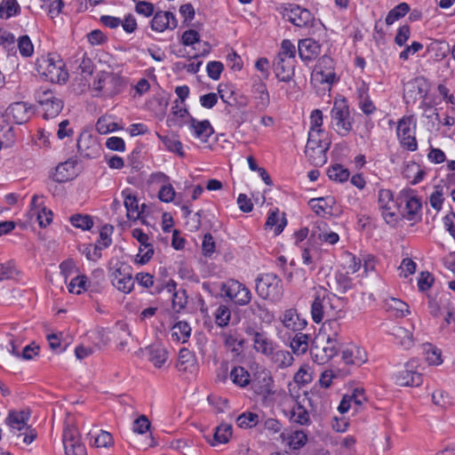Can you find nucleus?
<instances>
[{
	"label": "nucleus",
	"mask_w": 455,
	"mask_h": 455,
	"mask_svg": "<svg viewBox=\"0 0 455 455\" xmlns=\"http://www.w3.org/2000/svg\"><path fill=\"white\" fill-rule=\"evenodd\" d=\"M346 299L329 293L321 288L315 292L311 304V315L315 323H319L324 318L343 317Z\"/></svg>",
	"instance_id": "f257e3e1"
},
{
	"label": "nucleus",
	"mask_w": 455,
	"mask_h": 455,
	"mask_svg": "<svg viewBox=\"0 0 455 455\" xmlns=\"http://www.w3.org/2000/svg\"><path fill=\"white\" fill-rule=\"evenodd\" d=\"M255 290L259 298L273 303L279 302L283 295V282L275 273L259 274L255 280Z\"/></svg>",
	"instance_id": "f03ea898"
},
{
	"label": "nucleus",
	"mask_w": 455,
	"mask_h": 455,
	"mask_svg": "<svg viewBox=\"0 0 455 455\" xmlns=\"http://www.w3.org/2000/svg\"><path fill=\"white\" fill-rule=\"evenodd\" d=\"M331 127L341 137L353 130L354 117L345 98L335 100L331 109Z\"/></svg>",
	"instance_id": "7ed1b4c3"
},
{
	"label": "nucleus",
	"mask_w": 455,
	"mask_h": 455,
	"mask_svg": "<svg viewBox=\"0 0 455 455\" xmlns=\"http://www.w3.org/2000/svg\"><path fill=\"white\" fill-rule=\"evenodd\" d=\"M29 419V411H11L5 419L11 430L18 436L23 435V442L27 444L31 443L36 437V430L28 424Z\"/></svg>",
	"instance_id": "20e7f679"
},
{
	"label": "nucleus",
	"mask_w": 455,
	"mask_h": 455,
	"mask_svg": "<svg viewBox=\"0 0 455 455\" xmlns=\"http://www.w3.org/2000/svg\"><path fill=\"white\" fill-rule=\"evenodd\" d=\"M123 89L122 78L111 72H100L93 82L94 96L113 97L121 92Z\"/></svg>",
	"instance_id": "39448f33"
},
{
	"label": "nucleus",
	"mask_w": 455,
	"mask_h": 455,
	"mask_svg": "<svg viewBox=\"0 0 455 455\" xmlns=\"http://www.w3.org/2000/svg\"><path fill=\"white\" fill-rule=\"evenodd\" d=\"M220 291L224 298L228 299L238 307L249 305L252 299L250 289L235 279H228L222 283Z\"/></svg>",
	"instance_id": "423d86ee"
},
{
	"label": "nucleus",
	"mask_w": 455,
	"mask_h": 455,
	"mask_svg": "<svg viewBox=\"0 0 455 455\" xmlns=\"http://www.w3.org/2000/svg\"><path fill=\"white\" fill-rule=\"evenodd\" d=\"M35 98L44 111V119L57 116L63 109L62 100L51 89L40 87L36 92Z\"/></svg>",
	"instance_id": "0eeeda50"
},
{
	"label": "nucleus",
	"mask_w": 455,
	"mask_h": 455,
	"mask_svg": "<svg viewBox=\"0 0 455 455\" xmlns=\"http://www.w3.org/2000/svg\"><path fill=\"white\" fill-rule=\"evenodd\" d=\"M111 283L120 291L130 293L134 287L132 267L129 264L117 261L111 268Z\"/></svg>",
	"instance_id": "6e6552de"
},
{
	"label": "nucleus",
	"mask_w": 455,
	"mask_h": 455,
	"mask_svg": "<svg viewBox=\"0 0 455 455\" xmlns=\"http://www.w3.org/2000/svg\"><path fill=\"white\" fill-rule=\"evenodd\" d=\"M37 66L38 71L52 83H66L68 78V73L60 60L56 61L53 57L48 56L39 60Z\"/></svg>",
	"instance_id": "1a4fd4ad"
},
{
	"label": "nucleus",
	"mask_w": 455,
	"mask_h": 455,
	"mask_svg": "<svg viewBox=\"0 0 455 455\" xmlns=\"http://www.w3.org/2000/svg\"><path fill=\"white\" fill-rule=\"evenodd\" d=\"M247 336L251 337L253 343V349L267 357L273 354V350L277 348V344L268 337L267 333L252 325L244 328Z\"/></svg>",
	"instance_id": "9d476101"
},
{
	"label": "nucleus",
	"mask_w": 455,
	"mask_h": 455,
	"mask_svg": "<svg viewBox=\"0 0 455 455\" xmlns=\"http://www.w3.org/2000/svg\"><path fill=\"white\" fill-rule=\"evenodd\" d=\"M283 14L287 20L299 28L314 27L316 21L309 10L298 4H288Z\"/></svg>",
	"instance_id": "9b49d317"
},
{
	"label": "nucleus",
	"mask_w": 455,
	"mask_h": 455,
	"mask_svg": "<svg viewBox=\"0 0 455 455\" xmlns=\"http://www.w3.org/2000/svg\"><path fill=\"white\" fill-rule=\"evenodd\" d=\"M417 362L411 360L404 364L403 369L397 371L394 377L395 383L399 387H419L423 383V375L416 371Z\"/></svg>",
	"instance_id": "f8f14e48"
},
{
	"label": "nucleus",
	"mask_w": 455,
	"mask_h": 455,
	"mask_svg": "<svg viewBox=\"0 0 455 455\" xmlns=\"http://www.w3.org/2000/svg\"><path fill=\"white\" fill-rule=\"evenodd\" d=\"M62 442L66 455H87L84 445L80 441L76 427L67 425L63 429Z\"/></svg>",
	"instance_id": "ddd939ff"
},
{
	"label": "nucleus",
	"mask_w": 455,
	"mask_h": 455,
	"mask_svg": "<svg viewBox=\"0 0 455 455\" xmlns=\"http://www.w3.org/2000/svg\"><path fill=\"white\" fill-rule=\"evenodd\" d=\"M77 150L84 158H96L100 152V145L89 132H81L76 142Z\"/></svg>",
	"instance_id": "4468645a"
},
{
	"label": "nucleus",
	"mask_w": 455,
	"mask_h": 455,
	"mask_svg": "<svg viewBox=\"0 0 455 455\" xmlns=\"http://www.w3.org/2000/svg\"><path fill=\"white\" fill-rule=\"evenodd\" d=\"M399 197L402 202H405V218L408 220H416L422 204L415 191L410 188H403L400 191Z\"/></svg>",
	"instance_id": "2eb2a0df"
},
{
	"label": "nucleus",
	"mask_w": 455,
	"mask_h": 455,
	"mask_svg": "<svg viewBox=\"0 0 455 455\" xmlns=\"http://www.w3.org/2000/svg\"><path fill=\"white\" fill-rule=\"evenodd\" d=\"M153 15L150 27L154 31L161 33L166 29L173 30L178 27V20L172 12L157 11Z\"/></svg>",
	"instance_id": "dca6fc26"
},
{
	"label": "nucleus",
	"mask_w": 455,
	"mask_h": 455,
	"mask_svg": "<svg viewBox=\"0 0 455 455\" xmlns=\"http://www.w3.org/2000/svg\"><path fill=\"white\" fill-rule=\"evenodd\" d=\"M252 388L258 395L267 396L275 393L274 379L270 371L263 369L258 371L253 379H251Z\"/></svg>",
	"instance_id": "f3484780"
},
{
	"label": "nucleus",
	"mask_w": 455,
	"mask_h": 455,
	"mask_svg": "<svg viewBox=\"0 0 455 455\" xmlns=\"http://www.w3.org/2000/svg\"><path fill=\"white\" fill-rule=\"evenodd\" d=\"M222 90L220 89V85L219 86L218 92L220 93V99L223 100V102L227 103V106L224 109V112L227 116H228L230 122L232 124L238 128L240 127L243 123L246 122L248 117V113L246 110L240 108L236 105H234V103L228 101L225 95L222 93Z\"/></svg>",
	"instance_id": "a211bd4d"
},
{
	"label": "nucleus",
	"mask_w": 455,
	"mask_h": 455,
	"mask_svg": "<svg viewBox=\"0 0 455 455\" xmlns=\"http://www.w3.org/2000/svg\"><path fill=\"white\" fill-rule=\"evenodd\" d=\"M6 114L15 124H22L27 123L32 115L31 106L24 101L13 102L7 108Z\"/></svg>",
	"instance_id": "6ab92c4d"
},
{
	"label": "nucleus",
	"mask_w": 455,
	"mask_h": 455,
	"mask_svg": "<svg viewBox=\"0 0 455 455\" xmlns=\"http://www.w3.org/2000/svg\"><path fill=\"white\" fill-rule=\"evenodd\" d=\"M341 359L346 364L361 366L367 361L366 351L351 344L341 350Z\"/></svg>",
	"instance_id": "aec40b11"
},
{
	"label": "nucleus",
	"mask_w": 455,
	"mask_h": 455,
	"mask_svg": "<svg viewBox=\"0 0 455 455\" xmlns=\"http://www.w3.org/2000/svg\"><path fill=\"white\" fill-rule=\"evenodd\" d=\"M274 72L280 82L288 83L294 77V60L275 57Z\"/></svg>",
	"instance_id": "412c9836"
},
{
	"label": "nucleus",
	"mask_w": 455,
	"mask_h": 455,
	"mask_svg": "<svg viewBox=\"0 0 455 455\" xmlns=\"http://www.w3.org/2000/svg\"><path fill=\"white\" fill-rule=\"evenodd\" d=\"M189 129L194 137L204 143L207 142L214 133V129L208 120L198 121L191 116H189Z\"/></svg>",
	"instance_id": "4be33fe9"
},
{
	"label": "nucleus",
	"mask_w": 455,
	"mask_h": 455,
	"mask_svg": "<svg viewBox=\"0 0 455 455\" xmlns=\"http://www.w3.org/2000/svg\"><path fill=\"white\" fill-rule=\"evenodd\" d=\"M298 52L303 61H311L320 54L321 45L312 38H304L299 41Z\"/></svg>",
	"instance_id": "5701e85b"
},
{
	"label": "nucleus",
	"mask_w": 455,
	"mask_h": 455,
	"mask_svg": "<svg viewBox=\"0 0 455 455\" xmlns=\"http://www.w3.org/2000/svg\"><path fill=\"white\" fill-rule=\"evenodd\" d=\"M254 107L259 111H265L270 104V96L265 83L255 82L251 88Z\"/></svg>",
	"instance_id": "b1692460"
},
{
	"label": "nucleus",
	"mask_w": 455,
	"mask_h": 455,
	"mask_svg": "<svg viewBox=\"0 0 455 455\" xmlns=\"http://www.w3.org/2000/svg\"><path fill=\"white\" fill-rule=\"evenodd\" d=\"M280 319L285 328L293 331H302L307 325V320L300 318L292 308L285 310Z\"/></svg>",
	"instance_id": "393cba45"
},
{
	"label": "nucleus",
	"mask_w": 455,
	"mask_h": 455,
	"mask_svg": "<svg viewBox=\"0 0 455 455\" xmlns=\"http://www.w3.org/2000/svg\"><path fill=\"white\" fill-rule=\"evenodd\" d=\"M245 312L248 313L250 316H254L265 323H271L275 318L274 314L268 310L266 304L258 300H254Z\"/></svg>",
	"instance_id": "a878e982"
},
{
	"label": "nucleus",
	"mask_w": 455,
	"mask_h": 455,
	"mask_svg": "<svg viewBox=\"0 0 455 455\" xmlns=\"http://www.w3.org/2000/svg\"><path fill=\"white\" fill-rule=\"evenodd\" d=\"M379 208L382 211V216L388 223L394 220L395 213L391 212V205L394 204L393 194L388 189H380L378 197Z\"/></svg>",
	"instance_id": "bb28decb"
},
{
	"label": "nucleus",
	"mask_w": 455,
	"mask_h": 455,
	"mask_svg": "<svg viewBox=\"0 0 455 455\" xmlns=\"http://www.w3.org/2000/svg\"><path fill=\"white\" fill-rule=\"evenodd\" d=\"M231 435V425L223 423L215 427V431L212 437L206 436L205 438L212 446H216L218 444H225L228 443Z\"/></svg>",
	"instance_id": "cd10ccee"
},
{
	"label": "nucleus",
	"mask_w": 455,
	"mask_h": 455,
	"mask_svg": "<svg viewBox=\"0 0 455 455\" xmlns=\"http://www.w3.org/2000/svg\"><path fill=\"white\" fill-rule=\"evenodd\" d=\"M331 147V142H326L320 148L315 149H305L306 156L315 166H322L327 162V151Z\"/></svg>",
	"instance_id": "c85d7f7f"
},
{
	"label": "nucleus",
	"mask_w": 455,
	"mask_h": 455,
	"mask_svg": "<svg viewBox=\"0 0 455 455\" xmlns=\"http://www.w3.org/2000/svg\"><path fill=\"white\" fill-rule=\"evenodd\" d=\"M112 232H113V227L109 226V225H105L100 228L99 239L93 246L95 258H100V256H101L100 251L103 249L108 248L111 244Z\"/></svg>",
	"instance_id": "c756f323"
},
{
	"label": "nucleus",
	"mask_w": 455,
	"mask_h": 455,
	"mask_svg": "<svg viewBox=\"0 0 455 455\" xmlns=\"http://www.w3.org/2000/svg\"><path fill=\"white\" fill-rule=\"evenodd\" d=\"M191 327L185 321H179L171 329L172 340L186 343L191 335Z\"/></svg>",
	"instance_id": "7c9ffc66"
},
{
	"label": "nucleus",
	"mask_w": 455,
	"mask_h": 455,
	"mask_svg": "<svg viewBox=\"0 0 455 455\" xmlns=\"http://www.w3.org/2000/svg\"><path fill=\"white\" fill-rule=\"evenodd\" d=\"M289 419L291 422L300 426L309 425L311 422L308 411L299 402H296L291 410Z\"/></svg>",
	"instance_id": "2f4dec72"
},
{
	"label": "nucleus",
	"mask_w": 455,
	"mask_h": 455,
	"mask_svg": "<svg viewBox=\"0 0 455 455\" xmlns=\"http://www.w3.org/2000/svg\"><path fill=\"white\" fill-rule=\"evenodd\" d=\"M158 139L163 142L165 148L172 153H176L180 157L185 156V152L183 150V145L181 141L178 139L176 135H161L156 133Z\"/></svg>",
	"instance_id": "473e14b6"
},
{
	"label": "nucleus",
	"mask_w": 455,
	"mask_h": 455,
	"mask_svg": "<svg viewBox=\"0 0 455 455\" xmlns=\"http://www.w3.org/2000/svg\"><path fill=\"white\" fill-rule=\"evenodd\" d=\"M196 356L188 348H181L179 352L177 368L180 371H191L196 366Z\"/></svg>",
	"instance_id": "72a5a7b5"
},
{
	"label": "nucleus",
	"mask_w": 455,
	"mask_h": 455,
	"mask_svg": "<svg viewBox=\"0 0 455 455\" xmlns=\"http://www.w3.org/2000/svg\"><path fill=\"white\" fill-rule=\"evenodd\" d=\"M122 196L124 199V206L127 210L128 218L137 219L140 215L139 211V202L135 196H133L129 188L122 191Z\"/></svg>",
	"instance_id": "f704fd0d"
},
{
	"label": "nucleus",
	"mask_w": 455,
	"mask_h": 455,
	"mask_svg": "<svg viewBox=\"0 0 455 455\" xmlns=\"http://www.w3.org/2000/svg\"><path fill=\"white\" fill-rule=\"evenodd\" d=\"M268 358L281 369L291 366L294 361L293 355L289 351L278 347L273 350V354L269 355Z\"/></svg>",
	"instance_id": "c9c22d12"
},
{
	"label": "nucleus",
	"mask_w": 455,
	"mask_h": 455,
	"mask_svg": "<svg viewBox=\"0 0 455 455\" xmlns=\"http://www.w3.org/2000/svg\"><path fill=\"white\" fill-rule=\"evenodd\" d=\"M391 334L399 342V344L405 349H409L413 346V338L411 331L402 327L394 326L391 330Z\"/></svg>",
	"instance_id": "e433bc0d"
},
{
	"label": "nucleus",
	"mask_w": 455,
	"mask_h": 455,
	"mask_svg": "<svg viewBox=\"0 0 455 455\" xmlns=\"http://www.w3.org/2000/svg\"><path fill=\"white\" fill-rule=\"evenodd\" d=\"M91 287L92 282L88 281L87 276L84 275L72 278L68 285V291L75 294H81L85 291H92Z\"/></svg>",
	"instance_id": "4c0bfd02"
},
{
	"label": "nucleus",
	"mask_w": 455,
	"mask_h": 455,
	"mask_svg": "<svg viewBox=\"0 0 455 455\" xmlns=\"http://www.w3.org/2000/svg\"><path fill=\"white\" fill-rule=\"evenodd\" d=\"M230 379L235 385L240 387H245L251 382L249 371L242 366H235L231 370Z\"/></svg>",
	"instance_id": "58836bf2"
},
{
	"label": "nucleus",
	"mask_w": 455,
	"mask_h": 455,
	"mask_svg": "<svg viewBox=\"0 0 455 455\" xmlns=\"http://www.w3.org/2000/svg\"><path fill=\"white\" fill-rule=\"evenodd\" d=\"M309 336L307 334L297 331L290 342V347L294 354L303 355L308 349Z\"/></svg>",
	"instance_id": "ea45409f"
},
{
	"label": "nucleus",
	"mask_w": 455,
	"mask_h": 455,
	"mask_svg": "<svg viewBox=\"0 0 455 455\" xmlns=\"http://www.w3.org/2000/svg\"><path fill=\"white\" fill-rule=\"evenodd\" d=\"M149 355V361L156 367H162L167 360V351L160 345L151 346L148 348Z\"/></svg>",
	"instance_id": "a19ab883"
},
{
	"label": "nucleus",
	"mask_w": 455,
	"mask_h": 455,
	"mask_svg": "<svg viewBox=\"0 0 455 455\" xmlns=\"http://www.w3.org/2000/svg\"><path fill=\"white\" fill-rule=\"evenodd\" d=\"M311 356L318 364H324L335 355L331 353V349H329L326 346L319 347L316 345H313L310 349Z\"/></svg>",
	"instance_id": "79ce46f5"
},
{
	"label": "nucleus",
	"mask_w": 455,
	"mask_h": 455,
	"mask_svg": "<svg viewBox=\"0 0 455 455\" xmlns=\"http://www.w3.org/2000/svg\"><path fill=\"white\" fill-rule=\"evenodd\" d=\"M325 131H309L306 149H315L320 148L326 142H331L327 138Z\"/></svg>",
	"instance_id": "37998d69"
},
{
	"label": "nucleus",
	"mask_w": 455,
	"mask_h": 455,
	"mask_svg": "<svg viewBox=\"0 0 455 455\" xmlns=\"http://www.w3.org/2000/svg\"><path fill=\"white\" fill-rule=\"evenodd\" d=\"M214 321L217 326L225 328L228 326L231 320V310L228 306L221 304L215 310Z\"/></svg>",
	"instance_id": "c03bdc74"
},
{
	"label": "nucleus",
	"mask_w": 455,
	"mask_h": 455,
	"mask_svg": "<svg viewBox=\"0 0 455 455\" xmlns=\"http://www.w3.org/2000/svg\"><path fill=\"white\" fill-rule=\"evenodd\" d=\"M410 12V5L406 3H401L391 9L385 20L387 25H392L396 20L404 17Z\"/></svg>",
	"instance_id": "a18cd8bd"
},
{
	"label": "nucleus",
	"mask_w": 455,
	"mask_h": 455,
	"mask_svg": "<svg viewBox=\"0 0 455 455\" xmlns=\"http://www.w3.org/2000/svg\"><path fill=\"white\" fill-rule=\"evenodd\" d=\"M20 12V7L17 0H3L0 4V18L9 19L17 15Z\"/></svg>",
	"instance_id": "49530a36"
},
{
	"label": "nucleus",
	"mask_w": 455,
	"mask_h": 455,
	"mask_svg": "<svg viewBox=\"0 0 455 455\" xmlns=\"http://www.w3.org/2000/svg\"><path fill=\"white\" fill-rule=\"evenodd\" d=\"M340 318L341 317H330L326 319L323 324V333L325 336L339 338V333L341 331V327L339 323L338 322V319Z\"/></svg>",
	"instance_id": "de8ad7c7"
},
{
	"label": "nucleus",
	"mask_w": 455,
	"mask_h": 455,
	"mask_svg": "<svg viewBox=\"0 0 455 455\" xmlns=\"http://www.w3.org/2000/svg\"><path fill=\"white\" fill-rule=\"evenodd\" d=\"M62 0H42L41 8L52 18L57 17L62 11Z\"/></svg>",
	"instance_id": "09e8293b"
},
{
	"label": "nucleus",
	"mask_w": 455,
	"mask_h": 455,
	"mask_svg": "<svg viewBox=\"0 0 455 455\" xmlns=\"http://www.w3.org/2000/svg\"><path fill=\"white\" fill-rule=\"evenodd\" d=\"M121 129L118 124L113 122L109 116H101L96 123V130L100 134H107Z\"/></svg>",
	"instance_id": "8fccbe9b"
},
{
	"label": "nucleus",
	"mask_w": 455,
	"mask_h": 455,
	"mask_svg": "<svg viewBox=\"0 0 455 455\" xmlns=\"http://www.w3.org/2000/svg\"><path fill=\"white\" fill-rule=\"evenodd\" d=\"M327 174L332 180L344 182L348 180L350 172L340 164H333L328 169Z\"/></svg>",
	"instance_id": "3c124183"
},
{
	"label": "nucleus",
	"mask_w": 455,
	"mask_h": 455,
	"mask_svg": "<svg viewBox=\"0 0 455 455\" xmlns=\"http://www.w3.org/2000/svg\"><path fill=\"white\" fill-rule=\"evenodd\" d=\"M449 45L444 42L441 41H434L429 44L427 47V52L431 53H435V58L436 60H442L444 59L449 52Z\"/></svg>",
	"instance_id": "603ef678"
},
{
	"label": "nucleus",
	"mask_w": 455,
	"mask_h": 455,
	"mask_svg": "<svg viewBox=\"0 0 455 455\" xmlns=\"http://www.w3.org/2000/svg\"><path fill=\"white\" fill-rule=\"evenodd\" d=\"M307 441V436L301 430L294 431L287 437V444L292 450L300 449L306 444Z\"/></svg>",
	"instance_id": "864d4df0"
},
{
	"label": "nucleus",
	"mask_w": 455,
	"mask_h": 455,
	"mask_svg": "<svg viewBox=\"0 0 455 455\" xmlns=\"http://www.w3.org/2000/svg\"><path fill=\"white\" fill-rule=\"evenodd\" d=\"M286 225V220L283 217L280 218L278 212H272L266 221V227L272 228H275V235L280 234Z\"/></svg>",
	"instance_id": "5fc2aeb1"
},
{
	"label": "nucleus",
	"mask_w": 455,
	"mask_h": 455,
	"mask_svg": "<svg viewBox=\"0 0 455 455\" xmlns=\"http://www.w3.org/2000/svg\"><path fill=\"white\" fill-rule=\"evenodd\" d=\"M71 224L82 230H89L93 226V220L90 215L74 214L69 218Z\"/></svg>",
	"instance_id": "6e6d98bb"
},
{
	"label": "nucleus",
	"mask_w": 455,
	"mask_h": 455,
	"mask_svg": "<svg viewBox=\"0 0 455 455\" xmlns=\"http://www.w3.org/2000/svg\"><path fill=\"white\" fill-rule=\"evenodd\" d=\"M221 338L223 339V343L225 347L231 349L232 351H238L243 347V339H238L236 333L232 332H223L221 333Z\"/></svg>",
	"instance_id": "4d7b16f0"
},
{
	"label": "nucleus",
	"mask_w": 455,
	"mask_h": 455,
	"mask_svg": "<svg viewBox=\"0 0 455 455\" xmlns=\"http://www.w3.org/2000/svg\"><path fill=\"white\" fill-rule=\"evenodd\" d=\"M259 422V415L253 412H243L236 419V424L242 428H251Z\"/></svg>",
	"instance_id": "13d9d810"
},
{
	"label": "nucleus",
	"mask_w": 455,
	"mask_h": 455,
	"mask_svg": "<svg viewBox=\"0 0 455 455\" xmlns=\"http://www.w3.org/2000/svg\"><path fill=\"white\" fill-rule=\"evenodd\" d=\"M69 166L70 164L68 162L58 164L52 175L53 180L62 183L71 180L73 174L68 172Z\"/></svg>",
	"instance_id": "bf43d9fd"
},
{
	"label": "nucleus",
	"mask_w": 455,
	"mask_h": 455,
	"mask_svg": "<svg viewBox=\"0 0 455 455\" xmlns=\"http://www.w3.org/2000/svg\"><path fill=\"white\" fill-rule=\"evenodd\" d=\"M0 143L5 148H11L15 143V132L12 126L0 127Z\"/></svg>",
	"instance_id": "052dcab7"
},
{
	"label": "nucleus",
	"mask_w": 455,
	"mask_h": 455,
	"mask_svg": "<svg viewBox=\"0 0 455 455\" xmlns=\"http://www.w3.org/2000/svg\"><path fill=\"white\" fill-rule=\"evenodd\" d=\"M413 124V117L412 116H403L402 117L397 124V137L402 138L403 136L411 135L414 133L411 130V125Z\"/></svg>",
	"instance_id": "680f3d73"
},
{
	"label": "nucleus",
	"mask_w": 455,
	"mask_h": 455,
	"mask_svg": "<svg viewBox=\"0 0 455 455\" xmlns=\"http://www.w3.org/2000/svg\"><path fill=\"white\" fill-rule=\"evenodd\" d=\"M336 290L340 293L347 292L352 287V280L347 273L337 272L335 274Z\"/></svg>",
	"instance_id": "e2e57ef3"
},
{
	"label": "nucleus",
	"mask_w": 455,
	"mask_h": 455,
	"mask_svg": "<svg viewBox=\"0 0 455 455\" xmlns=\"http://www.w3.org/2000/svg\"><path fill=\"white\" fill-rule=\"evenodd\" d=\"M18 275V270L13 261L10 260L0 264V281L12 279Z\"/></svg>",
	"instance_id": "0e129e2a"
},
{
	"label": "nucleus",
	"mask_w": 455,
	"mask_h": 455,
	"mask_svg": "<svg viewBox=\"0 0 455 455\" xmlns=\"http://www.w3.org/2000/svg\"><path fill=\"white\" fill-rule=\"evenodd\" d=\"M296 52V47L291 41L284 39L281 44V49L276 57L294 60Z\"/></svg>",
	"instance_id": "69168bd1"
},
{
	"label": "nucleus",
	"mask_w": 455,
	"mask_h": 455,
	"mask_svg": "<svg viewBox=\"0 0 455 455\" xmlns=\"http://www.w3.org/2000/svg\"><path fill=\"white\" fill-rule=\"evenodd\" d=\"M188 303V296L185 290H179L172 295V308L175 312H180Z\"/></svg>",
	"instance_id": "338daca9"
},
{
	"label": "nucleus",
	"mask_w": 455,
	"mask_h": 455,
	"mask_svg": "<svg viewBox=\"0 0 455 455\" xmlns=\"http://www.w3.org/2000/svg\"><path fill=\"white\" fill-rule=\"evenodd\" d=\"M18 48L23 57H30L34 52V45L28 36H22L18 39Z\"/></svg>",
	"instance_id": "774afa93"
}]
</instances>
